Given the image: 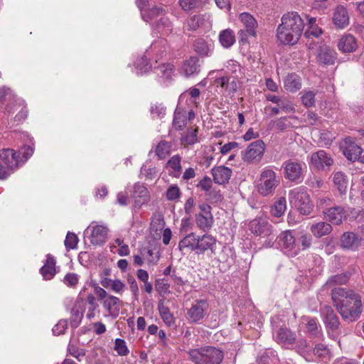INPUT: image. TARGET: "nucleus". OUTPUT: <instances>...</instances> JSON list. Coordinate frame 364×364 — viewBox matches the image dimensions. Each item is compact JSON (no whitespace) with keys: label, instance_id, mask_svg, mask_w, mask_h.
Returning <instances> with one entry per match:
<instances>
[{"label":"nucleus","instance_id":"f257e3e1","mask_svg":"<svg viewBox=\"0 0 364 364\" xmlns=\"http://www.w3.org/2000/svg\"><path fill=\"white\" fill-rule=\"evenodd\" d=\"M331 298L335 307L344 320L354 321L362 312L360 296L353 290L335 287L331 291Z\"/></svg>","mask_w":364,"mask_h":364},{"label":"nucleus","instance_id":"f03ea898","mask_svg":"<svg viewBox=\"0 0 364 364\" xmlns=\"http://www.w3.org/2000/svg\"><path fill=\"white\" fill-rule=\"evenodd\" d=\"M304 28V21L296 12L285 14L277 28V38L282 44L294 45L299 40Z\"/></svg>","mask_w":364,"mask_h":364},{"label":"nucleus","instance_id":"7ed1b4c3","mask_svg":"<svg viewBox=\"0 0 364 364\" xmlns=\"http://www.w3.org/2000/svg\"><path fill=\"white\" fill-rule=\"evenodd\" d=\"M188 354L194 364H220L224 357L221 350L213 346L191 349Z\"/></svg>","mask_w":364,"mask_h":364},{"label":"nucleus","instance_id":"20e7f679","mask_svg":"<svg viewBox=\"0 0 364 364\" xmlns=\"http://www.w3.org/2000/svg\"><path fill=\"white\" fill-rule=\"evenodd\" d=\"M279 316L272 319L273 338L276 343L282 346L294 344L296 340V333L285 325H279Z\"/></svg>","mask_w":364,"mask_h":364},{"label":"nucleus","instance_id":"39448f33","mask_svg":"<svg viewBox=\"0 0 364 364\" xmlns=\"http://www.w3.org/2000/svg\"><path fill=\"white\" fill-rule=\"evenodd\" d=\"M279 184L276 173L272 169L264 168L260 174L257 191L263 196L272 195Z\"/></svg>","mask_w":364,"mask_h":364},{"label":"nucleus","instance_id":"423d86ee","mask_svg":"<svg viewBox=\"0 0 364 364\" xmlns=\"http://www.w3.org/2000/svg\"><path fill=\"white\" fill-rule=\"evenodd\" d=\"M291 203L303 215H309L312 210V205L309 194L306 192L298 190L290 191L289 194Z\"/></svg>","mask_w":364,"mask_h":364},{"label":"nucleus","instance_id":"0eeeda50","mask_svg":"<svg viewBox=\"0 0 364 364\" xmlns=\"http://www.w3.org/2000/svg\"><path fill=\"white\" fill-rule=\"evenodd\" d=\"M265 150V144L261 139L256 140L249 144L244 152L242 159L248 164H256L261 161Z\"/></svg>","mask_w":364,"mask_h":364},{"label":"nucleus","instance_id":"6e6552de","mask_svg":"<svg viewBox=\"0 0 364 364\" xmlns=\"http://www.w3.org/2000/svg\"><path fill=\"white\" fill-rule=\"evenodd\" d=\"M108 229L106 226L92 223L86 229V233L89 234L90 242L95 245H102L107 239Z\"/></svg>","mask_w":364,"mask_h":364},{"label":"nucleus","instance_id":"1a4fd4ad","mask_svg":"<svg viewBox=\"0 0 364 364\" xmlns=\"http://www.w3.org/2000/svg\"><path fill=\"white\" fill-rule=\"evenodd\" d=\"M252 233L259 237H267L272 233V226L269 221L262 218H255L249 224Z\"/></svg>","mask_w":364,"mask_h":364},{"label":"nucleus","instance_id":"9d476101","mask_svg":"<svg viewBox=\"0 0 364 364\" xmlns=\"http://www.w3.org/2000/svg\"><path fill=\"white\" fill-rule=\"evenodd\" d=\"M208 307V303L205 299L196 300L191 307L188 309L187 317L188 320L193 323L199 322L203 318L205 312Z\"/></svg>","mask_w":364,"mask_h":364},{"label":"nucleus","instance_id":"9b49d317","mask_svg":"<svg viewBox=\"0 0 364 364\" xmlns=\"http://www.w3.org/2000/svg\"><path fill=\"white\" fill-rule=\"evenodd\" d=\"M285 178L291 181L299 182L303 176L301 163L298 161L289 160L284 163Z\"/></svg>","mask_w":364,"mask_h":364},{"label":"nucleus","instance_id":"f8f14e48","mask_svg":"<svg viewBox=\"0 0 364 364\" xmlns=\"http://www.w3.org/2000/svg\"><path fill=\"white\" fill-rule=\"evenodd\" d=\"M147 0H136V4L141 10L142 18L144 21L152 24L153 26H158V16L159 10L157 7H152L145 9Z\"/></svg>","mask_w":364,"mask_h":364},{"label":"nucleus","instance_id":"ddd939ff","mask_svg":"<svg viewBox=\"0 0 364 364\" xmlns=\"http://www.w3.org/2000/svg\"><path fill=\"white\" fill-rule=\"evenodd\" d=\"M106 311L105 316L117 318L122 307V301L117 296L109 295L107 299L101 303Z\"/></svg>","mask_w":364,"mask_h":364},{"label":"nucleus","instance_id":"4468645a","mask_svg":"<svg viewBox=\"0 0 364 364\" xmlns=\"http://www.w3.org/2000/svg\"><path fill=\"white\" fill-rule=\"evenodd\" d=\"M336 59V53L327 46H320L316 60L320 65H333Z\"/></svg>","mask_w":364,"mask_h":364},{"label":"nucleus","instance_id":"2eb2a0df","mask_svg":"<svg viewBox=\"0 0 364 364\" xmlns=\"http://www.w3.org/2000/svg\"><path fill=\"white\" fill-rule=\"evenodd\" d=\"M321 312L323 316V321L326 327L328 329L332 331L338 329L340 326L338 318L330 306L325 305L322 309H321Z\"/></svg>","mask_w":364,"mask_h":364},{"label":"nucleus","instance_id":"dca6fc26","mask_svg":"<svg viewBox=\"0 0 364 364\" xmlns=\"http://www.w3.org/2000/svg\"><path fill=\"white\" fill-rule=\"evenodd\" d=\"M86 302L82 298H77L71 311V316L70 318V324L72 327L77 328L83 317V314L85 311Z\"/></svg>","mask_w":364,"mask_h":364},{"label":"nucleus","instance_id":"f3484780","mask_svg":"<svg viewBox=\"0 0 364 364\" xmlns=\"http://www.w3.org/2000/svg\"><path fill=\"white\" fill-rule=\"evenodd\" d=\"M362 237L353 232H346L341 237V246L344 249L355 250L361 245Z\"/></svg>","mask_w":364,"mask_h":364},{"label":"nucleus","instance_id":"a211bd4d","mask_svg":"<svg viewBox=\"0 0 364 364\" xmlns=\"http://www.w3.org/2000/svg\"><path fill=\"white\" fill-rule=\"evenodd\" d=\"M311 161L316 168L323 169L325 166H331L333 160L326 151L320 150L311 155Z\"/></svg>","mask_w":364,"mask_h":364},{"label":"nucleus","instance_id":"6ab92c4d","mask_svg":"<svg viewBox=\"0 0 364 364\" xmlns=\"http://www.w3.org/2000/svg\"><path fill=\"white\" fill-rule=\"evenodd\" d=\"M333 21L337 28H343L349 24V16L343 6H338L335 9Z\"/></svg>","mask_w":364,"mask_h":364},{"label":"nucleus","instance_id":"aec40b11","mask_svg":"<svg viewBox=\"0 0 364 364\" xmlns=\"http://www.w3.org/2000/svg\"><path fill=\"white\" fill-rule=\"evenodd\" d=\"M0 160L9 168H16L20 165V161L16 153L11 149H3L0 151Z\"/></svg>","mask_w":364,"mask_h":364},{"label":"nucleus","instance_id":"412c9836","mask_svg":"<svg viewBox=\"0 0 364 364\" xmlns=\"http://www.w3.org/2000/svg\"><path fill=\"white\" fill-rule=\"evenodd\" d=\"M325 218L334 225L341 224L345 218V211L341 206H335L329 208L326 211H323Z\"/></svg>","mask_w":364,"mask_h":364},{"label":"nucleus","instance_id":"4be33fe9","mask_svg":"<svg viewBox=\"0 0 364 364\" xmlns=\"http://www.w3.org/2000/svg\"><path fill=\"white\" fill-rule=\"evenodd\" d=\"M132 198L134 200L135 206L139 207L149 200V193L145 186L136 183L134 186Z\"/></svg>","mask_w":364,"mask_h":364},{"label":"nucleus","instance_id":"5701e85b","mask_svg":"<svg viewBox=\"0 0 364 364\" xmlns=\"http://www.w3.org/2000/svg\"><path fill=\"white\" fill-rule=\"evenodd\" d=\"M343 153L349 161H358L359 156L361 154V148L355 142L346 140Z\"/></svg>","mask_w":364,"mask_h":364},{"label":"nucleus","instance_id":"b1692460","mask_svg":"<svg viewBox=\"0 0 364 364\" xmlns=\"http://www.w3.org/2000/svg\"><path fill=\"white\" fill-rule=\"evenodd\" d=\"M232 174V170L228 167L221 166L212 169V175L215 183L224 184L228 182Z\"/></svg>","mask_w":364,"mask_h":364},{"label":"nucleus","instance_id":"393cba45","mask_svg":"<svg viewBox=\"0 0 364 364\" xmlns=\"http://www.w3.org/2000/svg\"><path fill=\"white\" fill-rule=\"evenodd\" d=\"M7 111L9 113H14L18 111V114L15 117L16 121L18 122L25 119L27 117V110L24 101L20 99L16 100L14 105L10 104L7 107Z\"/></svg>","mask_w":364,"mask_h":364},{"label":"nucleus","instance_id":"a878e982","mask_svg":"<svg viewBox=\"0 0 364 364\" xmlns=\"http://www.w3.org/2000/svg\"><path fill=\"white\" fill-rule=\"evenodd\" d=\"M200 70V65L198 64V58L195 56L190 57L185 60L182 66V73L186 77L198 74Z\"/></svg>","mask_w":364,"mask_h":364},{"label":"nucleus","instance_id":"bb28decb","mask_svg":"<svg viewBox=\"0 0 364 364\" xmlns=\"http://www.w3.org/2000/svg\"><path fill=\"white\" fill-rule=\"evenodd\" d=\"M100 284L104 288L110 289L118 294H122L125 289L124 283L119 279L104 277L101 279Z\"/></svg>","mask_w":364,"mask_h":364},{"label":"nucleus","instance_id":"cd10ccee","mask_svg":"<svg viewBox=\"0 0 364 364\" xmlns=\"http://www.w3.org/2000/svg\"><path fill=\"white\" fill-rule=\"evenodd\" d=\"M198 244H197V253L202 254L208 250L213 251V247L216 243V240L210 235H203L202 237L198 236Z\"/></svg>","mask_w":364,"mask_h":364},{"label":"nucleus","instance_id":"c85d7f7f","mask_svg":"<svg viewBox=\"0 0 364 364\" xmlns=\"http://www.w3.org/2000/svg\"><path fill=\"white\" fill-rule=\"evenodd\" d=\"M46 261L40 272L46 280L51 279L55 274V260L50 255H47Z\"/></svg>","mask_w":364,"mask_h":364},{"label":"nucleus","instance_id":"c756f323","mask_svg":"<svg viewBox=\"0 0 364 364\" xmlns=\"http://www.w3.org/2000/svg\"><path fill=\"white\" fill-rule=\"evenodd\" d=\"M277 239L278 245L282 249L291 250L295 247V237L290 230L282 232Z\"/></svg>","mask_w":364,"mask_h":364},{"label":"nucleus","instance_id":"7c9ffc66","mask_svg":"<svg viewBox=\"0 0 364 364\" xmlns=\"http://www.w3.org/2000/svg\"><path fill=\"white\" fill-rule=\"evenodd\" d=\"M197 244H198V237L195 233L191 232L185 236L178 244V248L181 251L187 249L191 251H197Z\"/></svg>","mask_w":364,"mask_h":364},{"label":"nucleus","instance_id":"2f4dec72","mask_svg":"<svg viewBox=\"0 0 364 364\" xmlns=\"http://www.w3.org/2000/svg\"><path fill=\"white\" fill-rule=\"evenodd\" d=\"M240 19L246 28L247 33L250 36H255V28L257 27V22L255 18L247 13H242L240 16Z\"/></svg>","mask_w":364,"mask_h":364},{"label":"nucleus","instance_id":"473e14b6","mask_svg":"<svg viewBox=\"0 0 364 364\" xmlns=\"http://www.w3.org/2000/svg\"><path fill=\"white\" fill-rule=\"evenodd\" d=\"M338 46L344 53L353 52L357 48L355 38L351 35H346L340 39Z\"/></svg>","mask_w":364,"mask_h":364},{"label":"nucleus","instance_id":"72a5a7b5","mask_svg":"<svg viewBox=\"0 0 364 364\" xmlns=\"http://www.w3.org/2000/svg\"><path fill=\"white\" fill-rule=\"evenodd\" d=\"M284 85L285 89L291 92L297 91L301 87L300 77L294 73L287 75L284 80Z\"/></svg>","mask_w":364,"mask_h":364},{"label":"nucleus","instance_id":"f704fd0d","mask_svg":"<svg viewBox=\"0 0 364 364\" xmlns=\"http://www.w3.org/2000/svg\"><path fill=\"white\" fill-rule=\"evenodd\" d=\"M333 181L340 194H346L348 188V180L345 174L341 171L335 173Z\"/></svg>","mask_w":364,"mask_h":364},{"label":"nucleus","instance_id":"c9c22d12","mask_svg":"<svg viewBox=\"0 0 364 364\" xmlns=\"http://www.w3.org/2000/svg\"><path fill=\"white\" fill-rule=\"evenodd\" d=\"M311 232L316 237H321L329 234L332 230L331 225L326 222H319L314 224L311 228Z\"/></svg>","mask_w":364,"mask_h":364},{"label":"nucleus","instance_id":"e433bc0d","mask_svg":"<svg viewBox=\"0 0 364 364\" xmlns=\"http://www.w3.org/2000/svg\"><path fill=\"white\" fill-rule=\"evenodd\" d=\"M141 255L143 259L149 263L155 264L159 259V248H152L151 246L144 247L141 250Z\"/></svg>","mask_w":364,"mask_h":364},{"label":"nucleus","instance_id":"4c0bfd02","mask_svg":"<svg viewBox=\"0 0 364 364\" xmlns=\"http://www.w3.org/2000/svg\"><path fill=\"white\" fill-rule=\"evenodd\" d=\"M219 41L224 48H230L235 42L233 31L230 29L222 31L219 35Z\"/></svg>","mask_w":364,"mask_h":364},{"label":"nucleus","instance_id":"58836bf2","mask_svg":"<svg viewBox=\"0 0 364 364\" xmlns=\"http://www.w3.org/2000/svg\"><path fill=\"white\" fill-rule=\"evenodd\" d=\"M287 209L286 199L284 197L279 198L271 208V213L275 217H281Z\"/></svg>","mask_w":364,"mask_h":364},{"label":"nucleus","instance_id":"ea45409f","mask_svg":"<svg viewBox=\"0 0 364 364\" xmlns=\"http://www.w3.org/2000/svg\"><path fill=\"white\" fill-rule=\"evenodd\" d=\"M173 125L176 130H181L186 125V117L185 113L179 109H176L174 112Z\"/></svg>","mask_w":364,"mask_h":364},{"label":"nucleus","instance_id":"a19ab883","mask_svg":"<svg viewBox=\"0 0 364 364\" xmlns=\"http://www.w3.org/2000/svg\"><path fill=\"white\" fill-rule=\"evenodd\" d=\"M196 224L199 227L200 229L203 230H206L210 228L213 224V216L205 215L203 214H199L196 215Z\"/></svg>","mask_w":364,"mask_h":364},{"label":"nucleus","instance_id":"79ce46f5","mask_svg":"<svg viewBox=\"0 0 364 364\" xmlns=\"http://www.w3.org/2000/svg\"><path fill=\"white\" fill-rule=\"evenodd\" d=\"M198 128H188L184 136H182L181 141L188 145H193L198 141Z\"/></svg>","mask_w":364,"mask_h":364},{"label":"nucleus","instance_id":"37998d69","mask_svg":"<svg viewBox=\"0 0 364 364\" xmlns=\"http://www.w3.org/2000/svg\"><path fill=\"white\" fill-rule=\"evenodd\" d=\"M349 279V276L346 273L336 274L331 277L326 283V286L333 287L334 285H341L346 284Z\"/></svg>","mask_w":364,"mask_h":364},{"label":"nucleus","instance_id":"c03bdc74","mask_svg":"<svg viewBox=\"0 0 364 364\" xmlns=\"http://www.w3.org/2000/svg\"><path fill=\"white\" fill-rule=\"evenodd\" d=\"M156 173V167H153L149 162L146 161L141 168L140 176L145 178V179H152Z\"/></svg>","mask_w":364,"mask_h":364},{"label":"nucleus","instance_id":"a18cd8bd","mask_svg":"<svg viewBox=\"0 0 364 364\" xmlns=\"http://www.w3.org/2000/svg\"><path fill=\"white\" fill-rule=\"evenodd\" d=\"M203 22V19L200 16L194 15L187 19L186 26L188 31H196Z\"/></svg>","mask_w":364,"mask_h":364},{"label":"nucleus","instance_id":"49530a36","mask_svg":"<svg viewBox=\"0 0 364 364\" xmlns=\"http://www.w3.org/2000/svg\"><path fill=\"white\" fill-rule=\"evenodd\" d=\"M195 51L202 56H205L208 53V46L205 40L198 38L196 40L193 44Z\"/></svg>","mask_w":364,"mask_h":364},{"label":"nucleus","instance_id":"de8ad7c7","mask_svg":"<svg viewBox=\"0 0 364 364\" xmlns=\"http://www.w3.org/2000/svg\"><path fill=\"white\" fill-rule=\"evenodd\" d=\"M161 318L163 319L164 322L167 326H175V321L173 314L169 311L168 308L164 307V306H161Z\"/></svg>","mask_w":364,"mask_h":364},{"label":"nucleus","instance_id":"09e8293b","mask_svg":"<svg viewBox=\"0 0 364 364\" xmlns=\"http://www.w3.org/2000/svg\"><path fill=\"white\" fill-rule=\"evenodd\" d=\"M78 241V237L75 233L68 232L64 241L66 250H70L75 249L77 246Z\"/></svg>","mask_w":364,"mask_h":364},{"label":"nucleus","instance_id":"8fccbe9b","mask_svg":"<svg viewBox=\"0 0 364 364\" xmlns=\"http://www.w3.org/2000/svg\"><path fill=\"white\" fill-rule=\"evenodd\" d=\"M289 119L293 118L291 117H281L276 121H271L269 125L274 126L279 131H284L290 127V122H288Z\"/></svg>","mask_w":364,"mask_h":364},{"label":"nucleus","instance_id":"3c124183","mask_svg":"<svg viewBox=\"0 0 364 364\" xmlns=\"http://www.w3.org/2000/svg\"><path fill=\"white\" fill-rule=\"evenodd\" d=\"M114 349L120 356L127 355L129 353L126 342L124 340L121 338H117L115 340Z\"/></svg>","mask_w":364,"mask_h":364},{"label":"nucleus","instance_id":"603ef678","mask_svg":"<svg viewBox=\"0 0 364 364\" xmlns=\"http://www.w3.org/2000/svg\"><path fill=\"white\" fill-rule=\"evenodd\" d=\"M161 73H162L163 77L166 80H171L175 73L174 65L171 63H167L161 65Z\"/></svg>","mask_w":364,"mask_h":364},{"label":"nucleus","instance_id":"864d4df0","mask_svg":"<svg viewBox=\"0 0 364 364\" xmlns=\"http://www.w3.org/2000/svg\"><path fill=\"white\" fill-rule=\"evenodd\" d=\"M181 190L179 187L176 185H171L167 189L165 196L168 200H174L180 198L181 196Z\"/></svg>","mask_w":364,"mask_h":364},{"label":"nucleus","instance_id":"5fc2aeb1","mask_svg":"<svg viewBox=\"0 0 364 364\" xmlns=\"http://www.w3.org/2000/svg\"><path fill=\"white\" fill-rule=\"evenodd\" d=\"M314 353L318 357L328 358L330 357L331 350L326 345L318 343L315 346Z\"/></svg>","mask_w":364,"mask_h":364},{"label":"nucleus","instance_id":"6e6d98bb","mask_svg":"<svg viewBox=\"0 0 364 364\" xmlns=\"http://www.w3.org/2000/svg\"><path fill=\"white\" fill-rule=\"evenodd\" d=\"M179 4L184 11L198 8L201 5L200 0H179Z\"/></svg>","mask_w":364,"mask_h":364},{"label":"nucleus","instance_id":"4d7b16f0","mask_svg":"<svg viewBox=\"0 0 364 364\" xmlns=\"http://www.w3.org/2000/svg\"><path fill=\"white\" fill-rule=\"evenodd\" d=\"M151 65L146 62V58L141 57L136 62V68L138 70V74H143L149 72L151 70Z\"/></svg>","mask_w":364,"mask_h":364},{"label":"nucleus","instance_id":"13d9d810","mask_svg":"<svg viewBox=\"0 0 364 364\" xmlns=\"http://www.w3.org/2000/svg\"><path fill=\"white\" fill-rule=\"evenodd\" d=\"M79 282V275L75 273H68L63 278V283L69 287H75Z\"/></svg>","mask_w":364,"mask_h":364},{"label":"nucleus","instance_id":"bf43d9fd","mask_svg":"<svg viewBox=\"0 0 364 364\" xmlns=\"http://www.w3.org/2000/svg\"><path fill=\"white\" fill-rule=\"evenodd\" d=\"M166 167H169L174 171L180 172L181 171V157L179 155L172 156L167 162Z\"/></svg>","mask_w":364,"mask_h":364},{"label":"nucleus","instance_id":"052dcab7","mask_svg":"<svg viewBox=\"0 0 364 364\" xmlns=\"http://www.w3.org/2000/svg\"><path fill=\"white\" fill-rule=\"evenodd\" d=\"M277 107H279V110L287 113L294 111V108L291 102L283 97H282L279 102L277 104Z\"/></svg>","mask_w":364,"mask_h":364},{"label":"nucleus","instance_id":"680f3d73","mask_svg":"<svg viewBox=\"0 0 364 364\" xmlns=\"http://www.w3.org/2000/svg\"><path fill=\"white\" fill-rule=\"evenodd\" d=\"M301 101L306 107H312L315 103V94L312 91L306 92L302 95Z\"/></svg>","mask_w":364,"mask_h":364},{"label":"nucleus","instance_id":"e2e57ef3","mask_svg":"<svg viewBox=\"0 0 364 364\" xmlns=\"http://www.w3.org/2000/svg\"><path fill=\"white\" fill-rule=\"evenodd\" d=\"M68 328V321L66 320H60L55 326L53 328V332L55 335L59 336L65 333Z\"/></svg>","mask_w":364,"mask_h":364},{"label":"nucleus","instance_id":"0e129e2a","mask_svg":"<svg viewBox=\"0 0 364 364\" xmlns=\"http://www.w3.org/2000/svg\"><path fill=\"white\" fill-rule=\"evenodd\" d=\"M206 196L211 202L213 203L221 201L223 199V196L220 191L215 189H210L209 191H208L206 193Z\"/></svg>","mask_w":364,"mask_h":364},{"label":"nucleus","instance_id":"69168bd1","mask_svg":"<svg viewBox=\"0 0 364 364\" xmlns=\"http://www.w3.org/2000/svg\"><path fill=\"white\" fill-rule=\"evenodd\" d=\"M197 187L200 188V189L205 193L209 191L212 188V180L208 176L203 177V179L200 181Z\"/></svg>","mask_w":364,"mask_h":364},{"label":"nucleus","instance_id":"338daca9","mask_svg":"<svg viewBox=\"0 0 364 364\" xmlns=\"http://www.w3.org/2000/svg\"><path fill=\"white\" fill-rule=\"evenodd\" d=\"M322 33V30L317 26H313V27H309V28L304 33V36L309 39L311 37L318 38Z\"/></svg>","mask_w":364,"mask_h":364},{"label":"nucleus","instance_id":"774afa93","mask_svg":"<svg viewBox=\"0 0 364 364\" xmlns=\"http://www.w3.org/2000/svg\"><path fill=\"white\" fill-rule=\"evenodd\" d=\"M306 185L313 188H320L323 185V181L321 178L315 176L310 177L306 182Z\"/></svg>","mask_w":364,"mask_h":364}]
</instances>
